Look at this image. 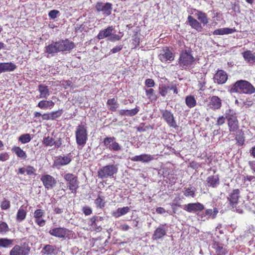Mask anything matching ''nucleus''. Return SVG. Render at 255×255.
Instances as JSON below:
<instances>
[{
	"label": "nucleus",
	"instance_id": "obj_1",
	"mask_svg": "<svg viewBox=\"0 0 255 255\" xmlns=\"http://www.w3.org/2000/svg\"><path fill=\"white\" fill-rule=\"evenodd\" d=\"M231 93H242L251 95L255 93V88L249 81L240 80L231 85L229 89Z\"/></svg>",
	"mask_w": 255,
	"mask_h": 255
},
{
	"label": "nucleus",
	"instance_id": "obj_2",
	"mask_svg": "<svg viewBox=\"0 0 255 255\" xmlns=\"http://www.w3.org/2000/svg\"><path fill=\"white\" fill-rule=\"evenodd\" d=\"M195 64V59L190 49L183 50L178 59L179 66L184 69L192 68Z\"/></svg>",
	"mask_w": 255,
	"mask_h": 255
},
{
	"label": "nucleus",
	"instance_id": "obj_3",
	"mask_svg": "<svg viewBox=\"0 0 255 255\" xmlns=\"http://www.w3.org/2000/svg\"><path fill=\"white\" fill-rule=\"evenodd\" d=\"M76 143L78 145L84 146L87 140V132L84 126H79L76 130Z\"/></svg>",
	"mask_w": 255,
	"mask_h": 255
},
{
	"label": "nucleus",
	"instance_id": "obj_4",
	"mask_svg": "<svg viewBox=\"0 0 255 255\" xmlns=\"http://www.w3.org/2000/svg\"><path fill=\"white\" fill-rule=\"evenodd\" d=\"M30 251V248L28 243H24L14 246L10 251L9 255H28Z\"/></svg>",
	"mask_w": 255,
	"mask_h": 255
},
{
	"label": "nucleus",
	"instance_id": "obj_5",
	"mask_svg": "<svg viewBox=\"0 0 255 255\" xmlns=\"http://www.w3.org/2000/svg\"><path fill=\"white\" fill-rule=\"evenodd\" d=\"M64 178L67 181V184L71 192L76 193L79 187L77 177L73 174L67 173L64 175Z\"/></svg>",
	"mask_w": 255,
	"mask_h": 255
},
{
	"label": "nucleus",
	"instance_id": "obj_6",
	"mask_svg": "<svg viewBox=\"0 0 255 255\" xmlns=\"http://www.w3.org/2000/svg\"><path fill=\"white\" fill-rule=\"evenodd\" d=\"M103 142L104 145L111 150L119 151L122 149V146L116 142L114 137H106Z\"/></svg>",
	"mask_w": 255,
	"mask_h": 255
},
{
	"label": "nucleus",
	"instance_id": "obj_7",
	"mask_svg": "<svg viewBox=\"0 0 255 255\" xmlns=\"http://www.w3.org/2000/svg\"><path fill=\"white\" fill-rule=\"evenodd\" d=\"M117 168L113 165H107L103 167L98 171V176L101 178H105L111 176L116 173Z\"/></svg>",
	"mask_w": 255,
	"mask_h": 255
},
{
	"label": "nucleus",
	"instance_id": "obj_8",
	"mask_svg": "<svg viewBox=\"0 0 255 255\" xmlns=\"http://www.w3.org/2000/svg\"><path fill=\"white\" fill-rule=\"evenodd\" d=\"M170 90H172L175 94L178 93V89L176 85L171 83L169 85L160 84L158 87L159 94L162 97H165Z\"/></svg>",
	"mask_w": 255,
	"mask_h": 255
},
{
	"label": "nucleus",
	"instance_id": "obj_9",
	"mask_svg": "<svg viewBox=\"0 0 255 255\" xmlns=\"http://www.w3.org/2000/svg\"><path fill=\"white\" fill-rule=\"evenodd\" d=\"M158 57L162 62H165L167 61H173L174 59L173 53L167 47L163 48Z\"/></svg>",
	"mask_w": 255,
	"mask_h": 255
},
{
	"label": "nucleus",
	"instance_id": "obj_10",
	"mask_svg": "<svg viewBox=\"0 0 255 255\" xmlns=\"http://www.w3.org/2000/svg\"><path fill=\"white\" fill-rule=\"evenodd\" d=\"M59 52L70 51L75 47L74 43L68 39L57 41Z\"/></svg>",
	"mask_w": 255,
	"mask_h": 255
},
{
	"label": "nucleus",
	"instance_id": "obj_11",
	"mask_svg": "<svg viewBox=\"0 0 255 255\" xmlns=\"http://www.w3.org/2000/svg\"><path fill=\"white\" fill-rule=\"evenodd\" d=\"M168 229L166 224H160L154 231L152 239L157 240L166 235Z\"/></svg>",
	"mask_w": 255,
	"mask_h": 255
},
{
	"label": "nucleus",
	"instance_id": "obj_12",
	"mask_svg": "<svg viewBox=\"0 0 255 255\" xmlns=\"http://www.w3.org/2000/svg\"><path fill=\"white\" fill-rule=\"evenodd\" d=\"M112 10V4L110 3H97V11H102L104 17L110 15L111 14Z\"/></svg>",
	"mask_w": 255,
	"mask_h": 255
},
{
	"label": "nucleus",
	"instance_id": "obj_13",
	"mask_svg": "<svg viewBox=\"0 0 255 255\" xmlns=\"http://www.w3.org/2000/svg\"><path fill=\"white\" fill-rule=\"evenodd\" d=\"M41 181L46 189H51L54 187L56 183L55 178L51 175L46 174L43 175L40 178Z\"/></svg>",
	"mask_w": 255,
	"mask_h": 255
},
{
	"label": "nucleus",
	"instance_id": "obj_14",
	"mask_svg": "<svg viewBox=\"0 0 255 255\" xmlns=\"http://www.w3.org/2000/svg\"><path fill=\"white\" fill-rule=\"evenodd\" d=\"M162 116L169 126L174 128L177 127L173 115L170 112L167 110H163L162 112Z\"/></svg>",
	"mask_w": 255,
	"mask_h": 255
},
{
	"label": "nucleus",
	"instance_id": "obj_15",
	"mask_svg": "<svg viewBox=\"0 0 255 255\" xmlns=\"http://www.w3.org/2000/svg\"><path fill=\"white\" fill-rule=\"evenodd\" d=\"M42 142L46 146L54 145L55 148H58L62 144V139L61 138H59L57 140H55L52 137L48 136L43 138Z\"/></svg>",
	"mask_w": 255,
	"mask_h": 255
},
{
	"label": "nucleus",
	"instance_id": "obj_16",
	"mask_svg": "<svg viewBox=\"0 0 255 255\" xmlns=\"http://www.w3.org/2000/svg\"><path fill=\"white\" fill-rule=\"evenodd\" d=\"M70 154L67 156H59L56 157L54 166L56 167L59 168L60 166H64L69 164L71 161V156Z\"/></svg>",
	"mask_w": 255,
	"mask_h": 255
},
{
	"label": "nucleus",
	"instance_id": "obj_17",
	"mask_svg": "<svg viewBox=\"0 0 255 255\" xmlns=\"http://www.w3.org/2000/svg\"><path fill=\"white\" fill-rule=\"evenodd\" d=\"M214 80L218 84H225L228 80L227 74L224 70H219L215 74Z\"/></svg>",
	"mask_w": 255,
	"mask_h": 255
},
{
	"label": "nucleus",
	"instance_id": "obj_18",
	"mask_svg": "<svg viewBox=\"0 0 255 255\" xmlns=\"http://www.w3.org/2000/svg\"><path fill=\"white\" fill-rule=\"evenodd\" d=\"M184 210L191 213L201 211L204 209V206L200 203H189L185 205Z\"/></svg>",
	"mask_w": 255,
	"mask_h": 255
},
{
	"label": "nucleus",
	"instance_id": "obj_19",
	"mask_svg": "<svg viewBox=\"0 0 255 255\" xmlns=\"http://www.w3.org/2000/svg\"><path fill=\"white\" fill-rule=\"evenodd\" d=\"M240 193V191L239 189H234L228 197V200L233 208L235 207L238 203Z\"/></svg>",
	"mask_w": 255,
	"mask_h": 255
},
{
	"label": "nucleus",
	"instance_id": "obj_20",
	"mask_svg": "<svg viewBox=\"0 0 255 255\" xmlns=\"http://www.w3.org/2000/svg\"><path fill=\"white\" fill-rule=\"evenodd\" d=\"M130 160L134 162L140 161L143 163H148L154 159L153 155L148 154H142L136 155L130 158Z\"/></svg>",
	"mask_w": 255,
	"mask_h": 255
},
{
	"label": "nucleus",
	"instance_id": "obj_21",
	"mask_svg": "<svg viewBox=\"0 0 255 255\" xmlns=\"http://www.w3.org/2000/svg\"><path fill=\"white\" fill-rule=\"evenodd\" d=\"M222 106V101L218 97L213 96L210 99V101L208 104L209 108L216 110L220 109Z\"/></svg>",
	"mask_w": 255,
	"mask_h": 255
},
{
	"label": "nucleus",
	"instance_id": "obj_22",
	"mask_svg": "<svg viewBox=\"0 0 255 255\" xmlns=\"http://www.w3.org/2000/svg\"><path fill=\"white\" fill-rule=\"evenodd\" d=\"M59 253V249L55 246L46 245L41 251V253L46 255H57Z\"/></svg>",
	"mask_w": 255,
	"mask_h": 255
},
{
	"label": "nucleus",
	"instance_id": "obj_23",
	"mask_svg": "<svg viewBox=\"0 0 255 255\" xmlns=\"http://www.w3.org/2000/svg\"><path fill=\"white\" fill-rule=\"evenodd\" d=\"M45 52L47 54V57L53 56L55 54L59 52L57 42L49 44L45 47Z\"/></svg>",
	"mask_w": 255,
	"mask_h": 255
},
{
	"label": "nucleus",
	"instance_id": "obj_24",
	"mask_svg": "<svg viewBox=\"0 0 255 255\" xmlns=\"http://www.w3.org/2000/svg\"><path fill=\"white\" fill-rule=\"evenodd\" d=\"M49 233L51 236L63 238L67 234V229L64 228H56L50 230Z\"/></svg>",
	"mask_w": 255,
	"mask_h": 255
},
{
	"label": "nucleus",
	"instance_id": "obj_25",
	"mask_svg": "<svg viewBox=\"0 0 255 255\" xmlns=\"http://www.w3.org/2000/svg\"><path fill=\"white\" fill-rule=\"evenodd\" d=\"M228 124L229 130L231 132L236 131L239 128V123L237 118L234 116H231L228 119Z\"/></svg>",
	"mask_w": 255,
	"mask_h": 255
},
{
	"label": "nucleus",
	"instance_id": "obj_26",
	"mask_svg": "<svg viewBox=\"0 0 255 255\" xmlns=\"http://www.w3.org/2000/svg\"><path fill=\"white\" fill-rule=\"evenodd\" d=\"M38 91L39 92V98L47 99L50 95V92L47 86L40 84L38 85Z\"/></svg>",
	"mask_w": 255,
	"mask_h": 255
},
{
	"label": "nucleus",
	"instance_id": "obj_27",
	"mask_svg": "<svg viewBox=\"0 0 255 255\" xmlns=\"http://www.w3.org/2000/svg\"><path fill=\"white\" fill-rule=\"evenodd\" d=\"M188 22L192 28L196 29L198 32H201L203 27L201 23L192 16L189 15L187 17Z\"/></svg>",
	"mask_w": 255,
	"mask_h": 255
},
{
	"label": "nucleus",
	"instance_id": "obj_28",
	"mask_svg": "<svg viewBox=\"0 0 255 255\" xmlns=\"http://www.w3.org/2000/svg\"><path fill=\"white\" fill-rule=\"evenodd\" d=\"M245 61L248 63H255V52L246 50L242 53Z\"/></svg>",
	"mask_w": 255,
	"mask_h": 255
},
{
	"label": "nucleus",
	"instance_id": "obj_29",
	"mask_svg": "<svg viewBox=\"0 0 255 255\" xmlns=\"http://www.w3.org/2000/svg\"><path fill=\"white\" fill-rule=\"evenodd\" d=\"M206 186L212 188L216 187L220 183L218 175H211L206 179Z\"/></svg>",
	"mask_w": 255,
	"mask_h": 255
},
{
	"label": "nucleus",
	"instance_id": "obj_30",
	"mask_svg": "<svg viewBox=\"0 0 255 255\" xmlns=\"http://www.w3.org/2000/svg\"><path fill=\"white\" fill-rule=\"evenodd\" d=\"M218 213V210L216 208H214L213 210L212 209H207L205 211V215L203 216L199 214H198V216L200 218V219L203 221L205 220L206 216H208L206 218L208 219L210 217H211L212 219H214L216 218L217 214Z\"/></svg>",
	"mask_w": 255,
	"mask_h": 255
},
{
	"label": "nucleus",
	"instance_id": "obj_31",
	"mask_svg": "<svg viewBox=\"0 0 255 255\" xmlns=\"http://www.w3.org/2000/svg\"><path fill=\"white\" fill-rule=\"evenodd\" d=\"M54 105V102L51 100H42L38 103L37 106L41 109H51Z\"/></svg>",
	"mask_w": 255,
	"mask_h": 255
},
{
	"label": "nucleus",
	"instance_id": "obj_32",
	"mask_svg": "<svg viewBox=\"0 0 255 255\" xmlns=\"http://www.w3.org/2000/svg\"><path fill=\"white\" fill-rule=\"evenodd\" d=\"M114 29V27L111 26L108 27L106 29L101 30L98 35H97V37L99 39H103L106 37H110L111 35L113 30Z\"/></svg>",
	"mask_w": 255,
	"mask_h": 255
},
{
	"label": "nucleus",
	"instance_id": "obj_33",
	"mask_svg": "<svg viewBox=\"0 0 255 255\" xmlns=\"http://www.w3.org/2000/svg\"><path fill=\"white\" fill-rule=\"evenodd\" d=\"M236 31V29L235 28H221L219 29H217L215 30L213 32V34L214 35H225V34H232Z\"/></svg>",
	"mask_w": 255,
	"mask_h": 255
},
{
	"label": "nucleus",
	"instance_id": "obj_34",
	"mask_svg": "<svg viewBox=\"0 0 255 255\" xmlns=\"http://www.w3.org/2000/svg\"><path fill=\"white\" fill-rule=\"evenodd\" d=\"M139 110L138 108H135L131 110H121L119 111V114L121 116L132 117L138 113Z\"/></svg>",
	"mask_w": 255,
	"mask_h": 255
},
{
	"label": "nucleus",
	"instance_id": "obj_35",
	"mask_svg": "<svg viewBox=\"0 0 255 255\" xmlns=\"http://www.w3.org/2000/svg\"><path fill=\"white\" fill-rule=\"evenodd\" d=\"M107 104L109 109L112 112L116 111L119 107V104L115 98L109 99Z\"/></svg>",
	"mask_w": 255,
	"mask_h": 255
},
{
	"label": "nucleus",
	"instance_id": "obj_36",
	"mask_svg": "<svg viewBox=\"0 0 255 255\" xmlns=\"http://www.w3.org/2000/svg\"><path fill=\"white\" fill-rule=\"evenodd\" d=\"M217 255H226L227 253L226 249L219 243H215L213 245Z\"/></svg>",
	"mask_w": 255,
	"mask_h": 255
},
{
	"label": "nucleus",
	"instance_id": "obj_37",
	"mask_svg": "<svg viewBox=\"0 0 255 255\" xmlns=\"http://www.w3.org/2000/svg\"><path fill=\"white\" fill-rule=\"evenodd\" d=\"M26 211L22 207H20V208L18 210L16 216V220L17 222H21L23 221L26 218Z\"/></svg>",
	"mask_w": 255,
	"mask_h": 255
},
{
	"label": "nucleus",
	"instance_id": "obj_38",
	"mask_svg": "<svg viewBox=\"0 0 255 255\" xmlns=\"http://www.w3.org/2000/svg\"><path fill=\"white\" fill-rule=\"evenodd\" d=\"M195 15L198 20H199L204 25H206L208 23V19L207 18V14L201 11L197 10Z\"/></svg>",
	"mask_w": 255,
	"mask_h": 255
},
{
	"label": "nucleus",
	"instance_id": "obj_39",
	"mask_svg": "<svg viewBox=\"0 0 255 255\" xmlns=\"http://www.w3.org/2000/svg\"><path fill=\"white\" fill-rule=\"evenodd\" d=\"M3 72H11L14 71L16 66L12 62L1 63Z\"/></svg>",
	"mask_w": 255,
	"mask_h": 255
},
{
	"label": "nucleus",
	"instance_id": "obj_40",
	"mask_svg": "<svg viewBox=\"0 0 255 255\" xmlns=\"http://www.w3.org/2000/svg\"><path fill=\"white\" fill-rule=\"evenodd\" d=\"M145 93L148 99L152 102L156 101L158 98V96L154 92V90L150 88L149 89H145Z\"/></svg>",
	"mask_w": 255,
	"mask_h": 255
},
{
	"label": "nucleus",
	"instance_id": "obj_41",
	"mask_svg": "<svg viewBox=\"0 0 255 255\" xmlns=\"http://www.w3.org/2000/svg\"><path fill=\"white\" fill-rule=\"evenodd\" d=\"M129 210L130 209L128 207L119 208L116 211L113 213V215L115 217L118 218L127 214L129 211Z\"/></svg>",
	"mask_w": 255,
	"mask_h": 255
},
{
	"label": "nucleus",
	"instance_id": "obj_42",
	"mask_svg": "<svg viewBox=\"0 0 255 255\" xmlns=\"http://www.w3.org/2000/svg\"><path fill=\"white\" fill-rule=\"evenodd\" d=\"M12 151L14 152L16 155L23 159H26L27 155L24 151L18 146H14L12 148Z\"/></svg>",
	"mask_w": 255,
	"mask_h": 255
},
{
	"label": "nucleus",
	"instance_id": "obj_43",
	"mask_svg": "<svg viewBox=\"0 0 255 255\" xmlns=\"http://www.w3.org/2000/svg\"><path fill=\"white\" fill-rule=\"evenodd\" d=\"M185 103L189 108H192L196 105V101L194 96L189 95L185 98Z\"/></svg>",
	"mask_w": 255,
	"mask_h": 255
},
{
	"label": "nucleus",
	"instance_id": "obj_44",
	"mask_svg": "<svg viewBox=\"0 0 255 255\" xmlns=\"http://www.w3.org/2000/svg\"><path fill=\"white\" fill-rule=\"evenodd\" d=\"M13 240L7 238L0 239V248H8L13 245Z\"/></svg>",
	"mask_w": 255,
	"mask_h": 255
},
{
	"label": "nucleus",
	"instance_id": "obj_45",
	"mask_svg": "<svg viewBox=\"0 0 255 255\" xmlns=\"http://www.w3.org/2000/svg\"><path fill=\"white\" fill-rule=\"evenodd\" d=\"M196 189L194 187H189L184 188V195L186 197H194Z\"/></svg>",
	"mask_w": 255,
	"mask_h": 255
},
{
	"label": "nucleus",
	"instance_id": "obj_46",
	"mask_svg": "<svg viewBox=\"0 0 255 255\" xmlns=\"http://www.w3.org/2000/svg\"><path fill=\"white\" fill-rule=\"evenodd\" d=\"M31 139V137L29 133L21 134L18 137V141L23 144L29 142Z\"/></svg>",
	"mask_w": 255,
	"mask_h": 255
},
{
	"label": "nucleus",
	"instance_id": "obj_47",
	"mask_svg": "<svg viewBox=\"0 0 255 255\" xmlns=\"http://www.w3.org/2000/svg\"><path fill=\"white\" fill-rule=\"evenodd\" d=\"M8 225L4 222H0V234L2 235L5 234L9 231Z\"/></svg>",
	"mask_w": 255,
	"mask_h": 255
},
{
	"label": "nucleus",
	"instance_id": "obj_48",
	"mask_svg": "<svg viewBox=\"0 0 255 255\" xmlns=\"http://www.w3.org/2000/svg\"><path fill=\"white\" fill-rule=\"evenodd\" d=\"M51 120H54L57 118H60L63 114V110L62 109L56 111H53L50 113Z\"/></svg>",
	"mask_w": 255,
	"mask_h": 255
},
{
	"label": "nucleus",
	"instance_id": "obj_49",
	"mask_svg": "<svg viewBox=\"0 0 255 255\" xmlns=\"http://www.w3.org/2000/svg\"><path fill=\"white\" fill-rule=\"evenodd\" d=\"M123 36V34L121 35H119L116 34L112 33L110 37L108 38V39L112 42H114L115 41L120 40Z\"/></svg>",
	"mask_w": 255,
	"mask_h": 255
},
{
	"label": "nucleus",
	"instance_id": "obj_50",
	"mask_svg": "<svg viewBox=\"0 0 255 255\" xmlns=\"http://www.w3.org/2000/svg\"><path fill=\"white\" fill-rule=\"evenodd\" d=\"M44 211L41 209H37L35 211L33 214L34 218H39L42 217L44 215Z\"/></svg>",
	"mask_w": 255,
	"mask_h": 255
},
{
	"label": "nucleus",
	"instance_id": "obj_51",
	"mask_svg": "<svg viewBox=\"0 0 255 255\" xmlns=\"http://www.w3.org/2000/svg\"><path fill=\"white\" fill-rule=\"evenodd\" d=\"M243 180L245 184L249 185V183L251 181L254 182L255 181V177L254 176L248 175L244 176Z\"/></svg>",
	"mask_w": 255,
	"mask_h": 255
},
{
	"label": "nucleus",
	"instance_id": "obj_52",
	"mask_svg": "<svg viewBox=\"0 0 255 255\" xmlns=\"http://www.w3.org/2000/svg\"><path fill=\"white\" fill-rule=\"evenodd\" d=\"M105 204V200L103 197L99 196L97 198V206L99 207L100 208H102L104 207Z\"/></svg>",
	"mask_w": 255,
	"mask_h": 255
},
{
	"label": "nucleus",
	"instance_id": "obj_53",
	"mask_svg": "<svg viewBox=\"0 0 255 255\" xmlns=\"http://www.w3.org/2000/svg\"><path fill=\"white\" fill-rule=\"evenodd\" d=\"M0 207L2 210H6L10 207V202L7 200H3L0 205Z\"/></svg>",
	"mask_w": 255,
	"mask_h": 255
},
{
	"label": "nucleus",
	"instance_id": "obj_54",
	"mask_svg": "<svg viewBox=\"0 0 255 255\" xmlns=\"http://www.w3.org/2000/svg\"><path fill=\"white\" fill-rule=\"evenodd\" d=\"M145 85L147 88H152L155 86V82L152 79H147L145 81Z\"/></svg>",
	"mask_w": 255,
	"mask_h": 255
},
{
	"label": "nucleus",
	"instance_id": "obj_55",
	"mask_svg": "<svg viewBox=\"0 0 255 255\" xmlns=\"http://www.w3.org/2000/svg\"><path fill=\"white\" fill-rule=\"evenodd\" d=\"M59 11L57 10H52L49 12L48 15L51 19H55L57 17Z\"/></svg>",
	"mask_w": 255,
	"mask_h": 255
},
{
	"label": "nucleus",
	"instance_id": "obj_56",
	"mask_svg": "<svg viewBox=\"0 0 255 255\" xmlns=\"http://www.w3.org/2000/svg\"><path fill=\"white\" fill-rule=\"evenodd\" d=\"M36 169L32 166H28L26 168V172L27 175H30L35 173Z\"/></svg>",
	"mask_w": 255,
	"mask_h": 255
},
{
	"label": "nucleus",
	"instance_id": "obj_57",
	"mask_svg": "<svg viewBox=\"0 0 255 255\" xmlns=\"http://www.w3.org/2000/svg\"><path fill=\"white\" fill-rule=\"evenodd\" d=\"M42 218V217H40L39 218H35V223L40 227H43L45 224V221Z\"/></svg>",
	"mask_w": 255,
	"mask_h": 255
},
{
	"label": "nucleus",
	"instance_id": "obj_58",
	"mask_svg": "<svg viewBox=\"0 0 255 255\" xmlns=\"http://www.w3.org/2000/svg\"><path fill=\"white\" fill-rule=\"evenodd\" d=\"M206 83L205 79H201V80L199 81L198 84L199 90L203 91L205 89Z\"/></svg>",
	"mask_w": 255,
	"mask_h": 255
},
{
	"label": "nucleus",
	"instance_id": "obj_59",
	"mask_svg": "<svg viewBox=\"0 0 255 255\" xmlns=\"http://www.w3.org/2000/svg\"><path fill=\"white\" fill-rule=\"evenodd\" d=\"M226 121V118L223 116H221L219 117L217 121V125L218 126H221L224 124Z\"/></svg>",
	"mask_w": 255,
	"mask_h": 255
},
{
	"label": "nucleus",
	"instance_id": "obj_60",
	"mask_svg": "<svg viewBox=\"0 0 255 255\" xmlns=\"http://www.w3.org/2000/svg\"><path fill=\"white\" fill-rule=\"evenodd\" d=\"M9 158V155L7 153H3L0 154V161H5Z\"/></svg>",
	"mask_w": 255,
	"mask_h": 255
},
{
	"label": "nucleus",
	"instance_id": "obj_61",
	"mask_svg": "<svg viewBox=\"0 0 255 255\" xmlns=\"http://www.w3.org/2000/svg\"><path fill=\"white\" fill-rule=\"evenodd\" d=\"M122 48H123V45H119V46H117L111 50V52L112 53H117V52H119L120 51H121Z\"/></svg>",
	"mask_w": 255,
	"mask_h": 255
},
{
	"label": "nucleus",
	"instance_id": "obj_62",
	"mask_svg": "<svg viewBox=\"0 0 255 255\" xmlns=\"http://www.w3.org/2000/svg\"><path fill=\"white\" fill-rule=\"evenodd\" d=\"M82 211L86 215H89L92 213L91 209L88 207H83Z\"/></svg>",
	"mask_w": 255,
	"mask_h": 255
},
{
	"label": "nucleus",
	"instance_id": "obj_63",
	"mask_svg": "<svg viewBox=\"0 0 255 255\" xmlns=\"http://www.w3.org/2000/svg\"><path fill=\"white\" fill-rule=\"evenodd\" d=\"M43 120H51L50 114H44L42 115Z\"/></svg>",
	"mask_w": 255,
	"mask_h": 255
},
{
	"label": "nucleus",
	"instance_id": "obj_64",
	"mask_svg": "<svg viewBox=\"0 0 255 255\" xmlns=\"http://www.w3.org/2000/svg\"><path fill=\"white\" fill-rule=\"evenodd\" d=\"M156 212L158 214H164L166 212L165 210L162 208V207H158L156 210Z\"/></svg>",
	"mask_w": 255,
	"mask_h": 255
}]
</instances>
